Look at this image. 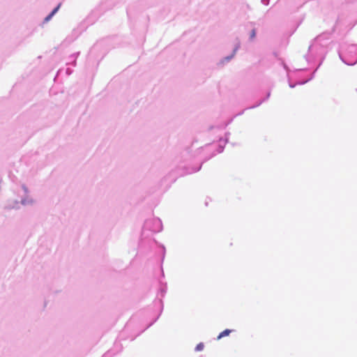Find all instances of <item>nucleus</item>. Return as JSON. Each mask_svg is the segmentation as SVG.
Returning <instances> with one entry per match:
<instances>
[{
    "mask_svg": "<svg viewBox=\"0 0 357 357\" xmlns=\"http://www.w3.org/2000/svg\"><path fill=\"white\" fill-rule=\"evenodd\" d=\"M61 4H59L45 18L44 22H47L51 20V18L55 15V13L59 10Z\"/></svg>",
    "mask_w": 357,
    "mask_h": 357,
    "instance_id": "1",
    "label": "nucleus"
},
{
    "mask_svg": "<svg viewBox=\"0 0 357 357\" xmlns=\"http://www.w3.org/2000/svg\"><path fill=\"white\" fill-rule=\"evenodd\" d=\"M231 330L230 329H225V331H223L222 332H221L219 335L218 336L217 339L218 340H220L221 339L222 337H224L225 336H228L231 333Z\"/></svg>",
    "mask_w": 357,
    "mask_h": 357,
    "instance_id": "2",
    "label": "nucleus"
},
{
    "mask_svg": "<svg viewBox=\"0 0 357 357\" xmlns=\"http://www.w3.org/2000/svg\"><path fill=\"white\" fill-rule=\"evenodd\" d=\"M204 344L202 343V342H200L199 343L196 347H195V350L197 351H202L204 349Z\"/></svg>",
    "mask_w": 357,
    "mask_h": 357,
    "instance_id": "3",
    "label": "nucleus"
},
{
    "mask_svg": "<svg viewBox=\"0 0 357 357\" xmlns=\"http://www.w3.org/2000/svg\"><path fill=\"white\" fill-rule=\"evenodd\" d=\"M255 35H256V31H255V29H252L251 34H250V38L252 39L254 38L255 37Z\"/></svg>",
    "mask_w": 357,
    "mask_h": 357,
    "instance_id": "4",
    "label": "nucleus"
}]
</instances>
